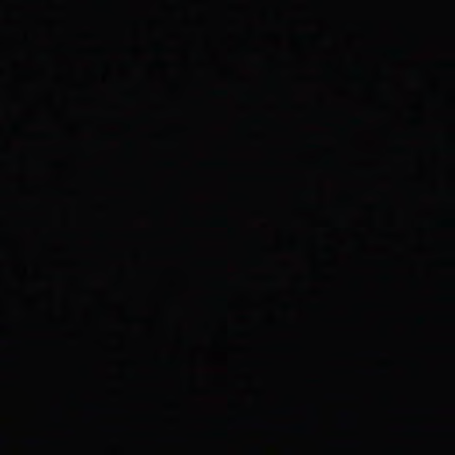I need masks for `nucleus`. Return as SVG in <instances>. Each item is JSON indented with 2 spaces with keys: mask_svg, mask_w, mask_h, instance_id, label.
<instances>
[{
  "mask_svg": "<svg viewBox=\"0 0 455 455\" xmlns=\"http://www.w3.org/2000/svg\"><path fill=\"white\" fill-rule=\"evenodd\" d=\"M33 282V276L28 274H21L17 278L19 289L22 294H25L30 289Z\"/></svg>",
  "mask_w": 455,
  "mask_h": 455,
  "instance_id": "1",
  "label": "nucleus"
}]
</instances>
